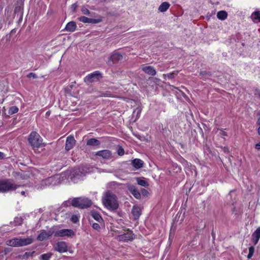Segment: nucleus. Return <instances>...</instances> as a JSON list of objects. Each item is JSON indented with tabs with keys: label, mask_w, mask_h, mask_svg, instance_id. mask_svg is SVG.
<instances>
[{
	"label": "nucleus",
	"mask_w": 260,
	"mask_h": 260,
	"mask_svg": "<svg viewBox=\"0 0 260 260\" xmlns=\"http://www.w3.org/2000/svg\"><path fill=\"white\" fill-rule=\"evenodd\" d=\"M103 203L108 209L111 211H115L119 207L116 196L109 191L107 192L103 198Z\"/></svg>",
	"instance_id": "obj_1"
},
{
	"label": "nucleus",
	"mask_w": 260,
	"mask_h": 260,
	"mask_svg": "<svg viewBox=\"0 0 260 260\" xmlns=\"http://www.w3.org/2000/svg\"><path fill=\"white\" fill-rule=\"evenodd\" d=\"M19 186V185L15 184L12 179H0V192H11L15 190Z\"/></svg>",
	"instance_id": "obj_2"
},
{
	"label": "nucleus",
	"mask_w": 260,
	"mask_h": 260,
	"mask_svg": "<svg viewBox=\"0 0 260 260\" xmlns=\"http://www.w3.org/2000/svg\"><path fill=\"white\" fill-rule=\"evenodd\" d=\"M28 141L35 150V148L43 147L45 144L43 143V139L36 132H32L29 135Z\"/></svg>",
	"instance_id": "obj_3"
},
{
	"label": "nucleus",
	"mask_w": 260,
	"mask_h": 260,
	"mask_svg": "<svg viewBox=\"0 0 260 260\" xmlns=\"http://www.w3.org/2000/svg\"><path fill=\"white\" fill-rule=\"evenodd\" d=\"M33 241L34 239L31 237H28L27 238H15L8 240L7 241V244L12 247H21L28 245L31 244Z\"/></svg>",
	"instance_id": "obj_4"
},
{
	"label": "nucleus",
	"mask_w": 260,
	"mask_h": 260,
	"mask_svg": "<svg viewBox=\"0 0 260 260\" xmlns=\"http://www.w3.org/2000/svg\"><path fill=\"white\" fill-rule=\"evenodd\" d=\"M74 207L79 209H85L90 207L92 205L91 201L87 198H74Z\"/></svg>",
	"instance_id": "obj_5"
},
{
	"label": "nucleus",
	"mask_w": 260,
	"mask_h": 260,
	"mask_svg": "<svg viewBox=\"0 0 260 260\" xmlns=\"http://www.w3.org/2000/svg\"><path fill=\"white\" fill-rule=\"evenodd\" d=\"M95 156H99L105 160L114 159V156L112 151L109 149H104L96 152L94 154Z\"/></svg>",
	"instance_id": "obj_6"
},
{
	"label": "nucleus",
	"mask_w": 260,
	"mask_h": 260,
	"mask_svg": "<svg viewBox=\"0 0 260 260\" xmlns=\"http://www.w3.org/2000/svg\"><path fill=\"white\" fill-rule=\"evenodd\" d=\"M103 77L102 74L100 71H96L86 76L84 81L87 84H89L93 82H96Z\"/></svg>",
	"instance_id": "obj_7"
},
{
	"label": "nucleus",
	"mask_w": 260,
	"mask_h": 260,
	"mask_svg": "<svg viewBox=\"0 0 260 260\" xmlns=\"http://www.w3.org/2000/svg\"><path fill=\"white\" fill-rule=\"evenodd\" d=\"M53 233L55 237H73L75 236V232L71 229L59 230L56 231H54Z\"/></svg>",
	"instance_id": "obj_8"
},
{
	"label": "nucleus",
	"mask_w": 260,
	"mask_h": 260,
	"mask_svg": "<svg viewBox=\"0 0 260 260\" xmlns=\"http://www.w3.org/2000/svg\"><path fill=\"white\" fill-rule=\"evenodd\" d=\"M122 58V55L117 51L115 50L109 57L107 63L109 66H112L114 63L121 60Z\"/></svg>",
	"instance_id": "obj_9"
},
{
	"label": "nucleus",
	"mask_w": 260,
	"mask_h": 260,
	"mask_svg": "<svg viewBox=\"0 0 260 260\" xmlns=\"http://www.w3.org/2000/svg\"><path fill=\"white\" fill-rule=\"evenodd\" d=\"M55 250L60 252H66L68 250V246L66 242L64 241L58 242L54 247Z\"/></svg>",
	"instance_id": "obj_10"
},
{
	"label": "nucleus",
	"mask_w": 260,
	"mask_h": 260,
	"mask_svg": "<svg viewBox=\"0 0 260 260\" xmlns=\"http://www.w3.org/2000/svg\"><path fill=\"white\" fill-rule=\"evenodd\" d=\"M78 19L80 21L82 22L83 23L91 24H96L100 23L102 21L101 19L89 18L84 16H82L79 17Z\"/></svg>",
	"instance_id": "obj_11"
},
{
	"label": "nucleus",
	"mask_w": 260,
	"mask_h": 260,
	"mask_svg": "<svg viewBox=\"0 0 260 260\" xmlns=\"http://www.w3.org/2000/svg\"><path fill=\"white\" fill-rule=\"evenodd\" d=\"M75 143L76 140H75L73 136H70L68 137L66 142V150L69 151L70 150L72 149L75 146Z\"/></svg>",
	"instance_id": "obj_12"
},
{
	"label": "nucleus",
	"mask_w": 260,
	"mask_h": 260,
	"mask_svg": "<svg viewBox=\"0 0 260 260\" xmlns=\"http://www.w3.org/2000/svg\"><path fill=\"white\" fill-rule=\"evenodd\" d=\"M141 69L143 72L149 75L153 76L156 74L154 68L152 66H145L144 64L142 66Z\"/></svg>",
	"instance_id": "obj_13"
},
{
	"label": "nucleus",
	"mask_w": 260,
	"mask_h": 260,
	"mask_svg": "<svg viewBox=\"0 0 260 260\" xmlns=\"http://www.w3.org/2000/svg\"><path fill=\"white\" fill-rule=\"evenodd\" d=\"M260 239V226L252 233L251 235V242L254 245H256Z\"/></svg>",
	"instance_id": "obj_14"
},
{
	"label": "nucleus",
	"mask_w": 260,
	"mask_h": 260,
	"mask_svg": "<svg viewBox=\"0 0 260 260\" xmlns=\"http://www.w3.org/2000/svg\"><path fill=\"white\" fill-rule=\"evenodd\" d=\"M134 234L132 231H128L127 233L121 235L119 236L120 241H127L134 239Z\"/></svg>",
	"instance_id": "obj_15"
},
{
	"label": "nucleus",
	"mask_w": 260,
	"mask_h": 260,
	"mask_svg": "<svg viewBox=\"0 0 260 260\" xmlns=\"http://www.w3.org/2000/svg\"><path fill=\"white\" fill-rule=\"evenodd\" d=\"M132 214L135 220L138 219L142 214L141 208L136 206H134L132 210Z\"/></svg>",
	"instance_id": "obj_16"
},
{
	"label": "nucleus",
	"mask_w": 260,
	"mask_h": 260,
	"mask_svg": "<svg viewBox=\"0 0 260 260\" xmlns=\"http://www.w3.org/2000/svg\"><path fill=\"white\" fill-rule=\"evenodd\" d=\"M52 234L51 232H46L45 230H42L41 233L38 235L37 239L39 241H42L50 237Z\"/></svg>",
	"instance_id": "obj_17"
},
{
	"label": "nucleus",
	"mask_w": 260,
	"mask_h": 260,
	"mask_svg": "<svg viewBox=\"0 0 260 260\" xmlns=\"http://www.w3.org/2000/svg\"><path fill=\"white\" fill-rule=\"evenodd\" d=\"M100 145V141L95 138H90L87 140L86 142V145L87 146L99 147Z\"/></svg>",
	"instance_id": "obj_18"
},
{
	"label": "nucleus",
	"mask_w": 260,
	"mask_h": 260,
	"mask_svg": "<svg viewBox=\"0 0 260 260\" xmlns=\"http://www.w3.org/2000/svg\"><path fill=\"white\" fill-rule=\"evenodd\" d=\"M132 164L134 167L136 169H139L143 167L144 163L143 161L138 158H135L132 161Z\"/></svg>",
	"instance_id": "obj_19"
},
{
	"label": "nucleus",
	"mask_w": 260,
	"mask_h": 260,
	"mask_svg": "<svg viewBox=\"0 0 260 260\" xmlns=\"http://www.w3.org/2000/svg\"><path fill=\"white\" fill-rule=\"evenodd\" d=\"M77 28L76 23L75 22L72 21L67 23L65 27V29L67 31L73 32Z\"/></svg>",
	"instance_id": "obj_20"
},
{
	"label": "nucleus",
	"mask_w": 260,
	"mask_h": 260,
	"mask_svg": "<svg viewBox=\"0 0 260 260\" xmlns=\"http://www.w3.org/2000/svg\"><path fill=\"white\" fill-rule=\"evenodd\" d=\"M170 4L168 2H163L159 6L158 10L161 12H166L170 7Z\"/></svg>",
	"instance_id": "obj_21"
},
{
	"label": "nucleus",
	"mask_w": 260,
	"mask_h": 260,
	"mask_svg": "<svg viewBox=\"0 0 260 260\" xmlns=\"http://www.w3.org/2000/svg\"><path fill=\"white\" fill-rule=\"evenodd\" d=\"M92 217L100 224H103V219L100 214L97 212H93L91 214Z\"/></svg>",
	"instance_id": "obj_22"
},
{
	"label": "nucleus",
	"mask_w": 260,
	"mask_h": 260,
	"mask_svg": "<svg viewBox=\"0 0 260 260\" xmlns=\"http://www.w3.org/2000/svg\"><path fill=\"white\" fill-rule=\"evenodd\" d=\"M129 191L136 199H139L141 198L140 193L134 186H132L129 188Z\"/></svg>",
	"instance_id": "obj_23"
},
{
	"label": "nucleus",
	"mask_w": 260,
	"mask_h": 260,
	"mask_svg": "<svg viewBox=\"0 0 260 260\" xmlns=\"http://www.w3.org/2000/svg\"><path fill=\"white\" fill-rule=\"evenodd\" d=\"M228 16L227 13L224 11H220L217 14V18L221 20H225Z\"/></svg>",
	"instance_id": "obj_24"
},
{
	"label": "nucleus",
	"mask_w": 260,
	"mask_h": 260,
	"mask_svg": "<svg viewBox=\"0 0 260 260\" xmlns=\"http://www.w3.org/2000/svg\"><path fill=\"white\" fill-rule=\"evenodd\" d=\"M251 18L255 22H260V12L258 11L254 12L251 15Z\"/></svg>",
	"instance_id": "obj_25"
},
{
	"label": "nucleus",
	"mask_w": 260,
	"mask_h": 260,
	"mask_svg": "<svg viewBox=\"0 0 260 260\" xmlns=\"http://www.w3.org/2000/svg\"><path fill=\"white\" fill-rule=\"evenodd\" d=\"M178 71H175L170 73L163 74V77H164V79H166V78L167 77L168 79H173L175 78V76L178 75Z\"/></svg>",
	"instance_id": "obj_26"
},
{
	"label": "nucleus",
	"mask_w": 260,
	"mask_h": 260,
	"mask_svg": "<svg viewBox=\"0 0 260 260\" xmlns=\"http://www.w3.org/2000/svg\"><path fill=\"white\" fill-rule=\"evenodd\" d=\"M77 170L72 169L70 171H68L67 173L70 177V179L72 180L75 181V175L77 174Z\"/></svg>",
	"instance_id": "obj_27"
},
{
	"label": "nucleus",
	"mask_w": 260,
	"mask_h": 260,
	"mask_svg": "<svg viewBox=\"0 0 260 260\" xmlns=\"http://www.w3.org/2000/svg\"><path fill=\"white\" fill-rule=\"evenodd\" d=\"M74 198H71L62 203L63 207H68L70 206L74 207Z\"/></svg>",
	"instance_id": "obj_28"
},
{
	"label": "nucleus",
	"mask_w": 260,
	"mask_h": 260,
	"mask_svg": "<svg viewBox=\"0 0 260 260\" xmlns=\"http://www.w3.org/2000/svg\"><path fill=\"white\" fill-rule=\"evenodd\" d=\"M136 180H137V183L139 185H141V186H144V187H146V186H148V182L146 181H145V180L142 179L140 178H137Z\"/></svg>",
	"instance_id": "obj_29"
},
{
	"label": "nucleus",
	"mask_w": 260,
	"mask_h": 260,
	"mask_svg": "<svg viewBox=\"0 0 260 260\" xmlns=\"http://www.w3.org/2000/svg\"><path fill=\"white\" fill-rule=\"evenodd\" d=\"M18 111V108L17 106H14L11 107L9 108L8 113L10 115H13L14 114L17 113Z\"/></svg>",
	"instance_id": "obj_30"
},
{
	"label": "nucleus",
	"mask_w": 260,
	"mask_h": 260,
	"mask_svg": "<svg viewBox=\"0 0 260 260\" xmlns=\"http://www.w3.org/2000/svg\"><path fill=\"white\" fill-rule=\"evenodd\" d=\"M23 219L21 217H16L14 220V224L15 226L21 225L22 223Z\"/></svg>",
	"instance_id": "obj_31"
},
{
	"label": "nucleus",
	"mask_w": 260,
	"mask_h": 260,
	"mask_svg": "<svg viewBox=\"0 0 260 260\" xmlns=\"http://www.w3.org/2000/svg\"><path fill=\"white\" fill-rule=\"evenodd\" d=\"M200 75L202 76V78L206 79L211 76V73L207 71H202L200 73Z\"/></svg>",
	"instance_id": "obj_32"
},
{
	"label": "nucleus",
	"mask_w": 260,
	"mask_h": 260,
	"mask_svg": "<svg viewBox=\"0 0 260 260\" xmlns=\"http://www.w3.org/2000/svg\"><path fill=\"white\" fill-rule=\"evenodd\" d=\"M52 254L51 253H47L42 254L41 257L42 260H49Z\"/></svg>",
	"instance_id": "obj_33"
},
{
	"label": "nucleus",
	"mask_w": 260,
	"mask_h": 260,
	"mask_svg": "<svg viewBox=\"0 0 260 260\" xmlns=\"http://www.w3.org/2000/svg\"><path fill=\"white\" fill-rule=\"evenodd\" d=\"M254 247L253 246H250L249 247V253L247 255L248 258H251L252 256L253 255L254 252Z\"/></svg>",
	"instance_id": "obj_34"
},
{
	"label": "nucleus",
	"mask_w": 260,
	"mask_h": 260,
	"mask_svg": "<svg viewBox=\"0 0 260 260\" xmlns=\"http://www.w3.org/2000/svg\"><path fill=\"white\" fill-rule=\"evenodd\" d=\"M142 109L140 107H137L133 111V114L136 113V118H139L141 114Z\"/></svg>",
	"instance_id": "obj_35"
},
{
	"label": "nucleus",
	"mask_w": 260,
	"mask_h": 260,
	"mask_svg": "<svg viewBox=\"0 0 260 260\" xmlns=\"http://www.w3.org/2000/svg\"><path fill=\"white\" fill-rule=\"evenodd\" d=\"M117 153L118 155L122 156L124 154L125 151L124 149L121 146H119L117 150Z\"/></svg>",
	"instance_id": "obj_36"
},
{
	"label": "nucleus",
	"mask_w": 260,
	"mask_h": 260,
	"mask_svg": "<svg viewBox=\"0 0 260 260\" xmlns=\"http://www.w3.org/2000/svg\"><path fill=\"white\" fill-rule=\"evenodd\" d=\"M79 217L77 215H73L71 217V220L72 222L76 223L79 221Z\"/></svg>",
	"instance_id": "obj_37"
},
{
	"label": "nucleus",
	"mask_w": 260,
	"mask_h": 260,
	"mask_svg": "<svg viewBox=\"0 0 260 260\" xmlns=\"http://www.w3.org/2000/svg\"><path fill=\"white\" fill-rule=\"evenodd\" d=\"M82 13L84 15H88L90 14V11L85 7H83L81 9Z\"/></svg>",
	"instance_id": "obj_38"
},
{
	"label": "nucleus",
	"mask_w": 260,
	"mask_h": 260,
	"mask_svg": "<svg viewBox=\"0 0 260 260\" xmlns=\"http://www.w3.org/2000/svg\"><path fill=\"white\" fill-rule=\"evenodd\" d=\"M92 227L94 230H96L98 231H99L101 229V227L99 223H92Z\"/></svg>",
	"instance_id": "obj_39"
},
{
	"label": "nucleus",
	"mask_w": 260,
	"mask_h": 260,
	"mask_svg": "<svg viewBox=\"0 0 260 260\" xmlns=\"http://www.w3.org/2000/svg\"><path fill=\"white\" fill-rule=\"evenodd\" d=\"M34 253V251L32 252H25L24 254H23L24 259H27L29 256H31Z\"/></svg>",
	"instance_id": "obj_40"
},
{
	"label": "nucleus",
	"mask_w": 260,
	"mask_h": 260,
	"mask_svg": "<svg viewBox=\"0 0 260 260\" xmlns=\"http://www.w3.org/2000/svg\"><path fill=\"white\" fill-rule=\"evenodd\" d=\"M27 77L31 78L32 77L34 79H37L38 78L37 75L34 73H30L27 75Z\"/></svg>",
	"instance_id": "obj_41"
},
{
	"label": "nucleus",
	"mask_w": 260,
	"mask_h": 260,
	"mask_svg": "<svg viewBox=\"0 0 260 260\" xmlns=\"http://www.w3.org/2000/svg\"><path fill=\"white\" fill-rule=\"evenodd\" d=\"M220 135L222 137L227 136V133L223 131H221Z\"/></svg>",
	"instance_id": "obj_42"
},
{
	"label": "nucleus",
	"mask_w": 260,
	"mask_h": 260,
	"mask_svg": "<svg viewBox=\"0 0 260 260\" xmlns=\"http://www.w3.org/2000/svg\"><path fill=\"white\" fill-rule=\"evenodd\" d=\"M255 94L257 95L260 98V89H255Z\"/></svg>",
	"instance_id": "obj_43"
},
{
	"label": "nucleus",
	"mask_w": 260,
	"mask_h": 260,
	"mask_svg": "<svg viewBox=\"0 0 260 260\" xmlns=\"http://www.w3.org/2000/svg\"><path fill=\"white\" fill-rule=\"evenodd\" d=\"M257 123V124L259 125V127L257 129V131H258V134L260 135V118L258 119Z\"/></svg>",
	"instance_id": "obj_44"
},
{
	"label": "nucleus",
	"mask_w": 260,
	"mask_h": 260,
	"mask_svg": "<svg viewBox=\"0 0 260 260\" xmlns=\"http://www.w3.org/2000/svg\"><path fill=\"white\" fill-rule=\"evenodd\" d=\"M5 158V154L4 153L0 152V159H3Z\"/></svg>",
	"instance_id": "obj_45"
},
{
	"label": "nucleus",
	"mask_w": 260,
	"mask_h": 260,
	"mask_svg": "<svg viewBox=\"0 0 260 260\" xmlns=\"http://www.w3.org/2000/svg\"><path fill=\"white\" fill-rule=\"evenodd\" d=\"M255 148L257 150H260V142H259L258 143H257L256 145H255Z\"/></svg>",
	"instance_id": "obj_46"
},
{
	"label": "nucleus",
	"mask_w": 260,
	"mask_h": 260,
	"mask_svg": "<svg viewBox=\"0 0 260 260\" xmlns=\"http://www.w3.org/2000/svg\"><path fill=\"white\" fill-rule=\"evenodd\" d=\"M72 8H73L74 9V11H76V7H77V5L76 4H74L72 5Z\"/></svg>",
	"instance_id": "obj_47"
},
{
	"label": "nucleus",
	"mask_w": 260,
	"mask_h": 260,
	"mask_svg": "<svg viewBox=\"0 0 260 260\" xmlns=\"http://www.w3.org/2000/svg\"><path fill=\"white\" fill-rule=\"evenodd\" d=\"M223 150L224 152H225V153L229 152V149L227 147H224Z\"/></svg>",
	"instance_id": "obj_48"
},
{
	"label": "nucleus",
	"mask_w": 260,
	"mask_h": 260,
	"mask_svg": "<svg viewBox=\"0 0 260 260\" xmlns=\"http://www.w3.org/2000/svg\"><path fill=\"white\" fill-rule=\"evenodd\" d=\"M17 257L21 259H24L23 255H19L17 256Z\"/></svg>",
	"instance_id": "obj_49"
},
{
	"label": "nucleus",
	"mask_w": 260,
	"mask_h": 260,
	"mask_svg": "<svg viewBox=\"0 0 260 260\" xmlns=\"http://www.w3.org/2000/svg\"><path fill=\"white\" fill-rule=\"evenodd\" d=\"M25 193H25V192L24 191H22L21 192V194L22 196H26V195H25Z\"/></svg>",
	"instance_id": "obj_50"
},
{
	"label": "nucleus",
	"mask_w": 260,
	"mask_h": 260,
	"mask_svg": "<svg viewBox=\"0 0 260 260\" xmlns=\"http://www.w3.org/2000/svg\"><path fill=\"white\" fill-rule=\"evenodd\" d=\"M46 115H49V112H47L46 113Z\"/></svg>",
	"instance_id": "obj_51"
},
{
	"label": "nucleus",
	"mask_w": 260,
	"mask_h": 260,
	"mask_svg": "<svg viewBox=\"0 0 260 260\" xmlns=\"http://www.w3.org/2000/svg\"><path fill=\"white\" fill-rule=\"evenodd\" d=\"M212 236H213V235H214V233H213V231H212Z\"/></svg>",
	"instance_id": "obj_52"
}]
</instances>
